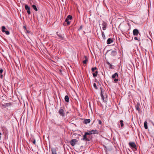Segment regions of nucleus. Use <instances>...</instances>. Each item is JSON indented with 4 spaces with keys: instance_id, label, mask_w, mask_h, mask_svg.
<instances>
[{
    "instance_id": "f257e3e1",
    "label": "nucleus",
    "mask_w": 154,
    "mask_h": 154,
    "mask_svg": "<svg viewBox=\"0 0 154 154\" xmlns=\"http://www.w3.org/2000/svg\"><path fill=\"white\" fill-rule=\"evenodd\" d=\"M91 134L90 131H88L87 132H85V135L83 136V138L82 140L85 141H89L91 139L88 137V135H89Z\"/></svg>"
},
{
    "instance_id": "f03ea898",
    "label": "nucleus",
    "mask_w": 154,
    "mask_h": 154,
    "mask_svg": "<svg viewBox=\"0 0 154 154\" xmlns=\"http://www.w3.org/2000/svg\"><path fill=\"white\" fill-rule=\"evenodd\" d=\"M129 145L132 149H134L136 150L137 149V147L134 142H132L129 143Z\"/></svg>"
},
{
    "instance_id": "7ed1b4c3",
    "label": "nucleus",
    "mask_w": 154,
    "mask_h": 154,
    "mask_svg": "<svg viewBox=\"0 0 154 154\" xmlns=\"http://www.w3.org/2000/svg\"><path fill=\"white\" fill-rule=\"evenodd\" d=\"M56 33L58 36L57 37H56V38L62 40L64 39V37L63 35H62L61 34L59 33L58 32H57Z\"/></svg>"
},
{
    "instance_id": "20e7f679",
    "label": "nucleus",
    "mask_w": 154,
    "mask_h": 154,
    "mask_svg": "<svg viewBox=\"0 0 154 154\" xmlns=\"http://www.w3.org/2000/svg\"><path fill=\"white\" fill-rule=\"evenodd\" d=\"M25 9L27 10V12L28 14L29 15L31 14L30 11V8L27 5H26L25 6Z\"/></svg>"
},
{
    "instance_id": "39448f33",
    "label": "nucleus",
    "mask_w": 154,
    "mask_h": 154,
    "mask_svg": "<svg viewBox=\"0 0 154 154\" xmlns=\"http://www.w3.org/2000/svg\"><path fill=\"white\" fill-rule=\"evenodd\" d=\"M139 32L137 29H135L133 30V34L134 35L137 36L138 35Z\"/></svg>"
},
{
    "instance_id": "423d86ee",
    "label": "nucleus",
    "mask_w": 154,
    "mask_h": 154,
    "mask_svg": "<svg viewBox=\"0 0 154 154\" xmlns=\"http://www.w3.org/2000/svg\"><path fill=\"white\" fill-rule=\"evenodd\" d=\"M107 25V23L105 22L104 21L103 22L101 25L102 26V29L103 30L106 29Z\"/></svg>"
},
{
    "instance_id": "0eeeda50",
    "label": "nucleus",
    "mask_w": 154,
    "mask_h": 154,
    "mask_svg": "<svg viewBox=\"0 0 154 154\" xmlns=\"http://www.w3.org/2000/svg\"><path fill=\"white\" fill-rule=\"evenodd\" d=\"M6 28L5 26H2V31L3 32H5L6 34L7 35H9L10 34V32L8 31H5V29Z\"/></svg>"
},
{
    "instance_id": "6e6552de",
    "label": "nucleus",
    "mask_w": 154,
    "mask_h": 154,
    "mask_svg": "<svg viewBox=\"0 0 154 154\" xmlns=\"http://www.w3.org/2000/svg\"><path fill=\"white\" fill-rule=\"evenodd\" d=\"M77 142V140L75 139H74L71 140L70 141V143L72 146H74L75 145V143Z\"/></svg>"
},
{
    "instance_id": "1a4fd4ad",
    "label": "nucleus",
    "mask_w": 154,
    "mask_h": 154,
    "mask_svg": "<svg viewBox=\"0 0 154 154\" xmlns=\"http://www.w3.org/2000/svg\"><path fill=\"white\" fill-rule=\"evenodd\" d=\"M113 42V38H109L107 41V43L108 44H109L112 43Z\"/></svg>"
},
{
    "instance_id": "9d476101",
    "label": "nucleus",
    "mask_w": 154,
    "mask_h": 154,
    "mask_svg": "<svg viewBox=\"0 0 154 154\" xmlns=\"http://www.w3.org/2000/svg\"><path fill=\"white\" fill-rule=\"evenodd\" d=\"M59 114L62 116H64V110L62 109H60L59 111Z\"/></svg>"
},
{
    "instance_id": "9b49d317",
    "label": "nucleus",
    "mask_w": 154,
    "mask_h": 154,
    "mask_svg": "<svg viewBox=\"0 0 154 154\" xmlns=\"http://www.w3.org/2000/svg\"><path fill=\"white\" fill-rule=\"evenodd\" d=\"M83 59H85L83 61V63L84 64H86L87 63V62L88 61V58L86 56H84Z\"/></svg>"
},
{
    "instance_id": "f8f14e48",
    "label": "nucleus",
    "mask_w": 154,
    "mask_h": 154,
    "mask_svg": "<svg viewBox=\"0 0 154 154\" xmlns=\"http://www.w3.org/2000/svg\"><path fill=\"white\" fill-rule=\"evenodd\" d=\"M118 74L116 72L113 75H112V79H114L116 77H118Z\"/></svg>"
},
{
    "instance_id": "ddd939ff",
    "label": "nucleus",
    "mask_w": 154,
    "mask_h": 154,
    "mask_svg": "<svg viewBox=\"0 0 154 154\" xmlns=\"http://www.w3.org/2000/svg\"><path fill=\"white\" fill-rule=\"evenodd\" d=\"M144 127L146 129H147L148 128L147 126V122L146 121H145L144 123Z\"/></svg>"
},
{
    "instance_id": "4468645a",
    "label": "nucleus",
    "mask_w": 154,
    "mask_h": 154,
    "mask_svg": "<svg viewBox=\"0 0 154 154\" xmlns=\"http://www.w3.org/2000/svg\"><path fill=\"white\" fill-rule=\"evenodd\" d=\"M140 104L139 103H137L136 106V108L137 110H138V112L140 111V109L139 107Z\"/></svg>"
},
{
    "instance_id": "2eb2a0df",
    "label": "nucleus",
    "mask_w": 154,
    "mask_h": 154,
    "mask_svg": "<svg viewBox=\"0 0 154 154\" xmlns=\"http://www.w3.org/2000/svg\"><path fill=\"white\" fill-rule=\"evenodd\" d=\"M84 122H85V124H87L88 123L90 122V119H86L84 120Z\"/></svg>"
},
{
    "instance_id": "dca6fc26",
    "label": "nucleus",
    "mask_w": 154,
    "mask_h": 154,
    "mask_svg": "<svg viewBox=\"0 0 154 154\" xmlns=\"http://www.w3.org/2000/svg\"><path fill=\"white\" fill-rule=\"evenodd\" d=\"M111 54L113 56H115L116 55L117 52L115 51H112L111 53Z\"/></svg>"
},
{
    "instance_id": "f3484780",
    "label": "nucleus",
    "mask_w": 154,
    "mask_h": 154,
    "mask_svg": "<svg viewBox=\"0 0 154 154\" xmlns=\"http://www.w3.org/2000/svg\"><path fill=\"white\" fill-rule=\"evenodd\" d=\"M67 24V17L66 18L65 22L64 23L63 25L64 26H66Z\"/></svg>"
},
{
    "instance_id": "a211bd4d",
    "label": "nucleus",
    "mask_w": 154,
    "mask_h": 154,
    "mask_svg": "<svg viewBox=\"0 0 154 154\" xmlns=\"http://www.w3.org/2000/svg\"><path fill=\"white\" fill-rule=\"evenodd\" d=\"M32 7L36 11H38V9L36 7V6L35 5H32Z\"/></svg>"
},
{
    "instance_id": "6ab92c4d",
    "label": "nucleus",
    "mask_w": 154,
    "mask_h": 154,
    "mask_svg": "<svg viewBox=\"0 0 154 154\" xmlns=\"http://www.w3.org/2000/svg\"><path fill=\"white\" fill-rule=\"evenodd\" d=\"M100 95H101V98H102V99L104 100V97L103 95V94L102 93V90H101V94H100Z\"/></svg>"
},
{
    "instance_id": "aec40b11",
    "label": "nucleus",
    "mask_w": 154,
    "mask_h": 154,
    "mask_svg": "<svg viewBox=\"0 0 154 154\" xmlns=\"http://www.w3.org/2000/svg\"><path fill=\"white\" fill-rule=\"evenodd\" d=\"M90 131L91 132V134L96 133L97 132V131L96 130H92Z\"/></svg>"
},
{
    "instance_id": "412c9836",
    "label": "nucleus",
    "mask_w": 154,
    "mask_h": 154,
    "mask_svg": "<svg viewBox=\"0 0 154 154\" xmlns=\"http://www.w3.org/2000/svg\"><path fill=\"white\" fill-rule=\"evenodd\" d=\"M106 63L109 66V68L110 69H112V65L109 62H106Z\"/></svg>"
},
{
    "instance_id": "4be33fe9",
    "label": "nucleus",
    "mask_w": 154,
    "mask_h": 154,
    "mask_svg": "<svg viewBox=\"0 0 154 154\" xmlns=\"http://www.w3.org/2000/svg\"><path fill=\"white\" fill-rule=\"evenodd\" d=\"M97 71H96L95 73H94L93 74V76L94 77H95L97 76Z\"/></svg>"
},
{
    "instance_id": "5701e85b",
    "label": "nucleus",
    "mask_w": 154,
    "mask_h": 154,
    "mask_svg": "<svg viewBox=\"0 0 154 154\" xmlns=\"http://www.w3.org/2000/svg\"><path fill=\"white\" fill-rule=\"evenodd\" d=\"M102 35L104 39H105V36L103 32H102Z\"/></svg>"
},
{
    "instance_id": "b1692460",
    "label": "nucleus",
    "mask_w": 154,
    "mask_h": 154,
    "mask_svg": "<svg viewBox=\"0 0 154 154\" xmlns=\"http://www.w3.org/2000/svg\"><path fill=\"white\" fill-rule=\"evenodd\" d=\"M52 154H57L56 151L55 149H53L52 150Z\"/></svg>"
},
{
    "instance_id": "393cba45",
    "label": "nucleus",
    "mask_w": 154,
    "mask_h": 154,
    "mask_svg": "<svg viewBox=\"0 0 154 154\" xmlns=\"http://www.w3.org/2000/svg\"><path fill=\"white\" fill-rule=\"evenodd\" d=\"M72 18V16L70 15H68V20H71Z\"/></svg>"
},
{
    "instance_id": "a878e982",
    "label": "nucleus",
    "mask_w": 154,
    "mask_h": 154,
    "mask_svg": "<svg viewBox=\"0 0 154 154\" xmlns=\"http://www.w3.org/2000/svg\"><path fill=\"white\" fill-rule=\"evenodd\" d=\"M120 122L121 123V127H123L124 126V124H123V121L122 120L120 121Z\"/></svg>"
},
{
    "instance_id": "bb28decb",
    "label": "nucleus",
    "mask_w": 154,
    "mask_h": 154,
    "mask_svg": "<svg viewBox=\"0 0 154 154\" xmlns=\"http://www.w3.org/2000/svg\"><path fill=\"white\" fill-rule=\"evenodd\" d=\"M97 69V68L96 67H95L94 68H92L91 69V70L92 72H94L95 70H96Z\"/></svg>"
},
{
    "instance_id": "cd10ccee",
    "label": "nucleus",
    "mask_w": 154,
    "mask_h": 154,
    "mask_svg": "<svg viewBox=\"0 0 154 154\" xmlns=\"http://www.w3.org/2000/svg\"><path fill=\"white\" fill-rule=\"evenodd\" d=\"M93 86L96 89H97L98 87L97 86L96 84L95 83H94Z\"/></svg>"
},
{
    "instance_id": "c85d7f7f",
    "label": "nucleus",
    "mask_w": 154,
    "mask_h": 154,
    "mask_svg": "<svg viewBox=\"0 0 154 154\" xmlns=\"http://www.w3.org/2000/svg\"><path fill=\"white\" fill-rule=\"evenodd\" d=\"M65 100L66 102H67V95L65 96Z\"/></svg>"
},
{
    "instance_id": "c756f323",
    "label": "nucleus",
    "mask_w": 154,
    "mask_h": 154,
    "mask_svg": "<svg viewBox=\"0 0 154 154\" xmlns=\"http://www.w3.org/2000/svg\"><path fill=\"white\" fill-rule=\"evenodd\" d=\"M3 72V70L2 69H0V75L2 74V73Z\"/></svg>"
},
{
    "instance_id": "7c9ffc66",
    "label": "nucleus",
    "mask_w": 154,
    "mask_h": 154,
    "mask_svg": "<svg viewBox=\"0 0 154 154\" xmlns=\"http://www.w3.org/2000/svg\"><path fill=\"white\" fill-rule=\"evenodd\" d=\"M118 80H119L118 79H114V81L115 82H118Z\"/></svg>"
},
{
    "instance_id": "2f4dec72",
    "label": "nucleus",
    "mask_w": 154,
    "mask_h": 154,
    "mask_svg": "<svg viewBox=\"0 0 154 154\" xmlns=\"http://www.w3.org/2000/svg\"><path fill=\"white\" fill-rule=\"evenodd\" d=\"M32 143H33L34 144H35L36 141H35V139L33 141Z\"/></svg>"
},
{
    "instance_id": "473e14b6",
    "label": "nucleus",
    "mask_w": 154,
    "mask_h": 154,
    "mask_svg": "<svg viewBox=\"0 0 154 154\" xmlns=\"http://www.w3.org/2000/svg\"><path fill=\"white\" fill-rule=\"evenodd\" d=\"M98 123L100 124H101L102 123V122L101 120H99L98 121Z\"/></svg>"
},
{
    "instance_id": "72a5a7b5",
    "label": "nucleus",
    "mask_w": 154,
    "mask_h": 154,
    "mask_svg": "<svg viewBox=\"0 0 154 154\" xmlns=\"http://www.w3.org/2000/svg\"><path fill=\"white\" fill-rule=\"evenodd\" d=\"M134 40H138V39L136 37H134Z\"/></svg>"
},
{
    "instance_id": "f704fd0d",
    "label": "nucleus",
    "mask_w": 154,
    "mask_h": 154,
    "mask_svg": "<svg viewBox=\"0 0 154 154\" xmlns=\"http://www.w3.org/2000/svg\"><path fill=\"white\" fill-rule=\"evenodd\" d=\"M0 77L1 79H2L3 78V75L2 74H1L0 75Z\"/></svg>"
},
{
    "instance_id": "c9c22d12",
    "label": "nucleus",
    "mask_w": 154,
    "mask_h": 154,
    "mask_svg": "<svg viewBox=\"0 0 154 154\" xmlns=\"http://www.w3.org/2000/svg\"><path fill=\"white\" fill-rule=\"evenodd\" d=\"M70 21L68 20V25L70 24Z\"/></svg>"
},
{
    "instance_id": "e433bc0d",
    "label": "nucleus",
    "mask_w": 154,
    "mask_h": 154,
    "mask_svg": "<svg viewBox=\"0 0 154 154\" xmlns=\"http://www.w3.org/2000/svg\"><path fill=\"white\" fill-rule=\"evenodd\" d=\"M2 135V134L0 132V140H1V136Z\"/></svg>"
},
{
    "instance_id": "4c0bfd02",
    "label": "nucleus",
    "mask_w": 154,
    "mask_h": 154,
    "mask_svg": "<svg viewBox=\"0 0 154 154\" xmlns=\"http://www.w3.org/2000/svg\"><path fill=\"white\" fill-rule=\"evenodd\" d=\"M82 26H80V29H82Z\"/></svg>"
},
{
    "instance_id": "58836bf2",
    "label": "nucleus",
    "mask_w": 154,
    "mask_h": 154,
    "mask_svg": "<svg viewBox=\"0 0 154 154\" xmlns=\"http://www.w3.org/2000/svg\"><path fill=\"white\" fill-rule=\"evenodd\" d=\"M87 136H88V138H90V139H91V138H90V136H88V135H87Z\"/></svg>"
},
{
    "instance_id": "ea45409f",
    "label": "nucleus",
    "mask_w": 154,
    "mask_h": 154,
    "mask_svg": "<svg viewBox=\"0 0 154 154\" xmlns=\"http://www.w3.org/2000/svg\"><path fill=\"white\" fill-rule=\"evenodd\" d=\"M27 32L28 33H29V32L28 31H27Z\"/></svg>"
},
{
    "instance_id": "a19ab883",
    "label": "nucleus",
    "mask_w": 154,
    "mask_h": 154,
    "mask_svg": "<svg viewBox=\"0 0 154 154\" xmlns=\"http://www.w3.org/2000/svg\"><path fill=\"white\" fill-rule=\"evenodd\" d=\"M68 102H69V97H68Z\"/></svg>"
}]
</instances>
